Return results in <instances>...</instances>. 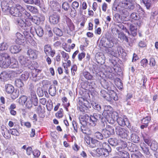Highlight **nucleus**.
<instances>
[{
    "label": "nucleus",
    "mask_w": 158,
    "mask_h": 158,
    "mask_svg": "<svg viewBox=\"0 0 158 158\" xmlns=\"http://www.w3.org/2000/svg\"><path fill=\"white\" fill-rule=\"evenodd\" d=\"M1 132L3 136L7 139H9L11 138L10 131L5 127L1 128Z\"/></svg>",
    "instance_id": "16"
},
{
    "label": "nucleus",
    "mask_w": 158,
    "mask_h": 158,
    "mask_svg": "<svg viewBox=\"0 0 158 158\" xmlns=\"http://www.w3.org/2000/svg\"><path fill=\"white\" fill-rule=\"evenodd\" d=\"M54 32L57 35L61 36L62 35V31L59 28L55 27L53 28Z\"/></svg>",
    "instance_id": "46"
},
{
    "label": "nucleus",
    "mask_w": 158,
    "mask_h": 158,
    "mask_svg": "<svg viewBox=\"0 0 158 158\" xmlns=\"http://www.w3.org/2000/svg\"><path fill=\"white\" fill-rule=\"evenodd\" d=\"M15 85L18 88H20L23 86V83L22 80L20 79H17L15 81Z\"/></svg>",
    "instance_id": "41"
},
{
    "label": "nucleus",
    "mask_w": 158,
    "mask_h": 158,
    "mask_svg": "<svg viewBox=\"0 0 158 158\" xmlns=\"http://www.w3.org/2000/svg\"><path fill=\"white\" fill-rule=\"evenodd\" d=\"M91 119H92V126H95L96 122L98 120H101L102 122V126L105 127V124L104 122H103L104 121V118L102 117V116L100 114L98 113H94L93 115H91Z\"/></svg>",
    "instance_id": "6"
},
{
    "label": "nucleus",
    "mask_w": 158,
    "mask_h": 158,
    "mask_svg": "<svg viewBox=\"0 0 158 158\" xmlns=\"http://www.w3.org/2000/svg\"><path fill=\"white\" fill-rule=\"evenodd\" d=\"M147 9H148L152 5V0H142Z\"/></svg>",
    "instance_id": "39"
},
{
    "label": "nucleus",
    "mask_w": 158,
    "mask_h": 158,
    "mask_svg": "<svg viewBox=\"0 0 158 158\" xmlns=\"http://www.w3.org/2000/svg\"><path fill=\"white\" fill-rule=\"evenodd\" d=\"M29 77V73L27 72H25L21 75V78L22 80L26 81L28 79Z\"/></svg>",
    "instance_id": "50"
},
{
    "label": "nucleus",
    "mask_w": 158,
    "mask_h": 158,
    "mask_svg": "<svg viewBox=\"0 0 158 158\" xmlns=\"http://www.w3.org/2000/svg\"><path fill=\"white\" fill-rule=\"evenodd\" d=\"M59 17L57 14H53L49 17V19L50 22L53 24H57L59 22Z\"/></svg>",
    "instance_id": "15"
},
{
    "label": "nucleus",
    "mask_w": 158,
    "mask_h": 158,
    "mask_svg": "<svg viewBox=\"0 0 158 158\" xmlns=\"http://www.w3.org/2000/svg\"><path fill=\"white\" fill-rule=\"evenodd\" d=\"M102 148L107 150V151L111 152V149L109 145L106 142H103L102 144Z\"/></svg>",
    "instance_id": "44"
},
{
    "label": "nucleus",
    "mask_w": 158,
    "mask_h": 158,
    "mask_svg": "<svg viewBox=\"0 0 158 158\" xmlns=\"http://www.w3.org/2000/svg\"><path fill=\"white\" fill-rule=\"evenodd\" d=\"M140 145L141 149L144 154L147 155H149L150 154L149 148L146 144L144 143H141Z\"/></svg>",
    "instance_id": "22"
},
{
    "label": "nucleus",
    "mask_w": 158,
    "mask_h": 158,
    "mask_svg": "<svg viewBox=\"0 0 158 158\" xmlns=\"http://www.w3.org/2000/svg\"><path fill=\"white\" fill-rule=\"evenodd\" d=\"M111 135L113 134L114 132V128L109 125H108L106 128Z\"/></svg>",
    "instance_id": "57"
},
{
    "label": "nucleus",
    "mask_w": 158,
    "mask_h": 158,
    "mask_svg": "<svg viewBox=\"0 0 158 158\" xmlns=\"http://www.w3.org/2000/svg\"><path fill=\"white\" fill-rule=\"evenodd\" d=\"M91 139V142L90 145V147L91 148H94L96 147V145L97 140L95 139Z\"/></svg>",
    "instance_id": "54"
},
{
    "label": "nucleus",
    "mask_w": 158,
    "mask_h": 158,
    "mask_svg": "<svg viewBox=\"0 0 158 158\" xmlns=\"http://www.w3.org/2000/svg\"><path fill=\"white\" fill-rule=\"evenodd\" d=\"M109 92L110 93V97L111 99V101L113 99L115 101H117L118 99V98L116 93L112 89Z\"/></svg>",
    "instance_id": "42"
},
{
    "label": "nucleus",
    "mask_w": 158,
    "mask_h": 158,
    "mask_svg": "<svg viewBox=\"0 0 158 158\" xmlns=\"http://www.w3.org/2000/svg\"><path fill=\"white\" fill-rule=\"evenodd\" d=\"M52 50L51 47L49 45H46L44 47V51L47 56L49 54Z\"/></svg>",
    "instance_id": "40"
},
{
    "label": "nucleus",
    "mask_w": 158,
    "mask_h": 158,
    "mask_svg": "<svg viewBox=\"0 0 158 158\" xmlns=\"http://www.w3.org/2000/svg\"><path fill=\"white\" fill-rule=\"evenodd\" d=\"M23 34L25 37L26 38L30 39L31 38V36L29 31L25 30L23 31Z\"/></svg>",
    "instance_id": "62"
},
{
    "label": "nucleus",
    "mask_w": 158,
    "mask_h": 158,
    "mask_svg": "<svg viewBox=\"0 0 158 158\" xmlns=\"http://www.w3.org/2000/svg\"><path fill=\"white\" fill-rule=\"evenodd\" d=\"M62 8L65 10H68L69 8V4L66 2H64L62 5Z\"/></svg>",
    "instance_id": "55"
},
{
    "label": "nucleus",
    "mask_w": 158,
    "mask_h": 158,
    "mask_svg": "<svg viewBox=\"0 0 158 158\" xmlns=\"http://www.w3.org/2000/svg\"><path fill=\"white\" fill-rule=\"evenodd\" d=\"M10 75L6 72H3L0 74V79L1 81H7L9 78Z\"/></svg>",
    "instance_id": "25"
},
{
    "label": "nucleus",
    "mask_w": 158,
    "mask_h": 158,
    "mask_svg": "<svg viewBox=\"0 0 158 158\" xmlns=\"http://www.w3.org/2000/svg\"><path fill=\"white\" fill-rule=\"evenodd\" d=\"M115 132L118 136L122 138L127 139L129 133L127 130L119 126L115 127Z\"/></svg>",
    "instance_id": "5"
},
{
    "label": "nucleus",
    "mask_w": 158,
    "mask_h": 158,
    "mask_svg": "<svg viewBox=\"0 0 158 158\" xmlns=\"http://www.w3.org/2000/svg\"><path fill=\"white\" fill-rule=\"evenodd\" d=\"M24 8L19 5H16V7H10L9 9L10 14L13 16L21 18L22 17L23 11Z\"/></svg>",
    "instance_id": "3"
},
{
    "label": "nucleus",
    "mask_w": 158,
    "mask_h": 158,
    "mask_svg": "<svg viewBox=\"0 0 158 158\" xmlns=\"http://www.w3.org/2000/svg\"><path fill=\"white\" fill-rule=\"evenodd\" d=\"M106 51L110 56L116 57L117 56V52L115 48H106Z\"/></svg>",
    "instance_id": "17"
},
{
    "label": "nucleus",
    "mask_w": 158,
    "mask_h": 158,
    "mask_svg": "<svg viewBox=\"0 0 158 158\" xmlns=\"http://www.w3.org/2000/svg\"><path fill=\"white\" fill-rule=\"evenodd\" d=\"M10 57L9 54L6 52L0 53V67L4 68L8 67Z\"/></svg>",
    "instance_id": "4"
},
{
    "label": "nucleus",
    "mask_w": 158,
    "mask_h": 158,
    "mask_svg": "<svg viewBox=\"0 0 158 158\" xmlns=\"http://www.w3.org/2000/svg\"><path fill=\"white\" fill-rule=\"evenodd\" d=\"M35 30L38 36L40 37L43 36L44 34V32L42 27L39 26L36 27L35 28Z\"/></svg>",
    "instance_id": "27"
},
{
    "label": "nucleus",
    "mask_w": 158,
    "mask_h": 158,
    "mask_svg": "<svg viewBox=\"0 0 158 158\" xmlns=\"http://www.w3.org/2000/svg\"><path fill=\"white\" fill-rule=\"evenodd\" d=\"M37 93L40 97H42L44 95V91L42 89L40 88H38L37 90Z\"/></svg>",
    "instance_id": "63"
},
{
    "label": "nucleus",
    "mask_w": 158,
    "mask_h": 158,
    "mask_svg": "<svg viewBox=\"0 0 158 158\" xmlns=\"http://www.w3.org/2000/svg\"><path fill=\"white\" fill-rule=\"evenodd\" d=\"M10 132L11 135L15 136H18L19 135L18 131L15 129H10Z\"/></svg>",
    "instance_id": "53"
},
{
    "label": "nucleus",
    "mask_w": 158,
    "mask_h": 158,
    "mask_svg": "<svg viewBox=\"0 0 158 158\" xmlns=\"http://www.w3.org/2000/svg\"><path fill=\"white\" fill-rule=\"evenodd\" d=\"M39 54V52L36 50L28 48L27 52V54L30 57L36 58Z\"/></svg>",
    "instance_id": "11"
},
{
    "label": "nucleus",
    "mask_w": 158,
    "mask_h": 158,
    "mask_svg": "<svg viewBox=\"0 0 158 158\" xmlns=\"http://www.w3.org/2000/svg\"><path fill=\"white\" fill-rule=\"evenodd\" d=\"M32 153L35 157L38 158L40 154V152L39 150L35 149L33 151Z\"/></svg>",
    "instance_id": "59"
},
{
    "label": "nucleus",
    "mask_w": 158,
    "mask_h": 158,
    "mask_svg": "<svg viewBox=\"0 0 158 158\" xmlns=\"http://www.w3.org/2000/svg\"><path fill=\"white\" fill-rule=\"evenodd\" d=\"M151 120V117L150 116H148L143 118L142 120V123L143 124H148Z\"/></svg>",
    "instance_id": "49"
},
{
    "label": "nucleus",
    "mask_w": 158,
    "mask_h": 158,
    "mask_svg": "<svg viewBox=\"0 0 158 158\" xmlns=\"http://www.w3.org/2000/svg\"><path fill=\"white\" fill-rule=\"evenodd\" d=\"M8 47V44L5 42L0 44V51L6 50Z\"/></svg>",
    "instance_id": "43"
},
{
    "label": "nucleus",
    "mask_w": 158,
    "mask_h": 158,
    "mask_svg": "<svg viewBox=\"0 0 158 158\" xmlns=\"http://www.w3.org/2000/svg\"><path fill=\"white\" fill-rule=\"evenodd\" d=\"M83 76L87 79L92 80L93 78V76L89 72L83 70L82 72Z\"/></svg>",
    "instance_id": "36"
},
{
    "label": "nucleus",
    "mask_w": 158,
    "mask_h": 158,
    "mask_svg": "<svg viewBox=\"0 0 158 158\" xmlns=\"http://www.w3.org/2000/svg\"><path fill=\"white\" fill-rule=\"evenodd\" d=\"M125 118H121L119 117L117 119V122L118 124L122 126H124V122L125 121Z\"/></svg>",
    "instance_id": "45"
},
{
    "label": "nucleus",
    "mask_w": 158,
    "mask_h": 158,
    "mask_svg": "<svg viewBox=\"0 0 158 158\" xmlns=\"http://www.w3.org/2000/svg\"><path fill=\"white\" fill-rule=\"evenodd\" d=\"M81 120H80L83 123H84L85 124H89L92 126V119H91V115L90 117L87 114L85 115L81 118Z\"/></svg>",
    "instance_id": "13"
},
{
    "label": "nucleus",
    "mask_w": 158,
    "mask_h": 158,
    "mask_svg": "<svg viewBox=\"0 0 158 158\" xmlns=\"http://www.w3.org/2000/svg\"><path fill=\"white\" fill-rule=\"evenodd\" d=\"M101 84L105 89H107L109 91L112 89L111 87L113 86V85L110 83H108L106 81H104L103 83L101 82Z\"/></svg>",
    "instance_id": "23"
},
{
    "label": "nucleus",
    "mask_w": 158,
    "mask_h": 158,
    "mask_svg": "<svg viewBox=\"0 0 158 158\" xmlns=\"http://www.w3.org/2000/svg\"><path fill=\"white\" fill-rule=\"evenodd\" d=\"M85 102H87V101L83 98L80 97L78 98V104L80 106V108H84V107H86V105H85Z\"/></svg>",
    "instance_id": "30"
},
{
    "label": "nucleus",
    "mask_w": 158,
    "mask_h": 158,
    "mask_svg": "<svg viewBox=\"0 0 158 158\" xmlns=\"http://www.w3.org/2000/svg\"><path fill=\"white\" fill-rule=\"evenodd\" d=\"M130 17L132 19L135 20H139L140 19V17L139 14L136 13H132L130 15Z\"/></svg>",
    "instance_id": "51"
},
{
    "label": "nucleus",
    "mask_w": 158,
    "mask_h": 158,
    "mask_svg": "<svg viewBox=\"0 0 158 158\" xmlns=\"http://www.w3.org/2000/svg\"><path fill=\"white\" fill-rule=\"evenodd\" d=\"M115 49L117 51V55H120L123 52V49L120 47H117V48H115Z\"/></svg>",
    "instance_id": "64"
},
{
    "label": "nucleus",
    "mask_w": 158,
    "mask_h": 158,
    "mask_svg": "<svg viewBox=\"0 0 158 158\" xmlns=\"http://www.w3.org/2000/svg\"><path fill=\"white\" fill-rule=\"evenodd\" d=\"M48 92L49 94L52 96H55L56 93V87L54 85H51L49 88Z\"/></svg>",
    "instance_id": "29"
},
{
    "label": "nucleus",
    "mask_w": 158,
    "mask_h": 158,
    "mask_svg": "<svg viewBox=\"0 0 158 158\" xmlns=\"http://www.w3.org/2000/svg\"><path fill=\"white\" fill-rule=\"evenodd\" d=\"M137 29L136 27L134 25L131 24L130 26V30L131 31V34L133 36H135L137 35ZM129 34H130L129 32H128Z\"/></svg>",
    "instance_id": "26"
},
{
    "label": "nucleus",
    "mask_w": 158,
    "mask_h": 158,
    "mask_svg": "<svg viewBox=\"0 0 158 158\" xmlns=\"http://www.w3.org/2000/svg\"><path fill=\"white\" fill-rule=\"evenodd\" d=\"M94 136L96 139L99 140H102L103 138V134L99 131L95 133Z\"/></svg>",
    "instance_id": "47"
},
{
    "label": "nucleus",
    "mask_w": 158,
    "mask_h": 158,
    "mask_svg": "<svg viewBox=\"0 0 158 158\" xmlns=\"http://www.w3.org/2000/svg\"><path fill=\"white\" fill-rule=\"evenodd\" d=\"M118 147L116 148L117 150L118 151V157H123V158H127L129 156V153L123 149L127 147L126 142L122 140H120L118 142Z\"/></svg>",
    "instance_id": "2"
},
{
    "label": "nucleus",
    "mask_w": 158,
    "mask_h": 158,
    "mask_svg": "<svg viewBox=\"0 0 158 158\" xmlns=\"http://www.w3.org/2000/svg\"><path fill=\"white\" fill-rule=\"evenodd\" d=\"M107 107L111 109L110 106H106L105 107V109L104 110L103 113L102 115L105 117L106 119H108V117H110V114H111V111L108 110H106Z\"/></svg>",
    "instance_id": "32"
},
{
    "label": "nucleus",
    "mask_w": 158,
    "mask_h": 158,
    "mask_svg": "<svg viewBox=\"0 0 158 158\" xmlns=\"http://www.w3.org/2000/svg\"><path fill=\"white\" fill-rule=\"evenodd\" d=\"M1 6L2 11L4 12L8 11L10 8L8 6V2L5 0H3L2 2Z\"/></svg>",
    "instance_id": "24"
},
{
    "label": "nucleus",
    "mask_w": 158,
    "mask_h": 158,
    "mask_svg": "<svg viewBox=\"0 0 158 158\" xmlns=\"http://www.w3.org/2000/svg\"><path fill=\"white\" fill-rule=\"evenodd\" d=\"M14 89V87L10 84H7L5 85V90L8 94H10Z\"/></svg>",
    "instance_id": "28"
},
{
    "label": "nucleus",
    "mask_w": 158,
    "mask_h": 158,
    "mask_svg": "<svg viewBox=\"0 0 158 158\" xmlns=\"http://www.w3.org/2000/svg\"><path fill=\"white\" fill-rule=\"evenodd\" d=\"M100 44L106 48L113 47L114 44L113 39L111 37V35L109 33H106L105 37L101 39Z\"/></svg>",
    "instance_id": "1"
},
{
    "label": "nucleus",
    "mask_w": 158,
    "mask_h": 158,
    "mask_svg": "<svg viewBox=\"0 0 158 158\" xmlns=\"http://www.w3.org/2000/svg\"><path fill=\"white\" fill-rule=\"evenodd\" d=\"M92 105L93 108L98 111H100L101 110V107L100 105L94 102H93L92 103Z\"/></svg>",
    "instance_id": "48"
},
{
    "label": "nucleus",
    "mask_w": 158,
    "mask_h": 158,
    "mask_svg": "<svg viewBox=\"0 0 158 158\" xmlns=\"http://www.w3.org/2000/svg\"><path fill=\"white\" fill-rule=\"evenodd\" d=\"M30 100L32 101L33 105L35 106H37L38 104V100L37 98L35 92L32 90L30 93Z\"/></svg>",
    "instance_id": "12"
},
{
    "label": "nucleus",
    "mask_w": 158,
    "mask_h": 158,
    "mask_svg": "<svg viewBox=\"0 0 158 158\" xmlns=\"http://www.w3.org/2000/svg\"><path fill=\"white\" fill-rule=\"evenodd\" d=\"M25 15L26 17L31 19L32 21L35 23H37V21H36L35 20V18H36V17H34V18H32V17L31 16L30 14L25 9L24 11H23L22 15Z\"/></svg>",
    "instance_id": "31"
},
{
    "label": "nucleus",
    "mask_w": 158,
    "mask_h": 158,
    "mask_svg": "<svg viewBox=\"0 0 158 158\" xmlns=\"http://www.w3.org/2000/svg\"><path fill=\"white\" fill-rule=\"evenodd\" d=\"M115 82L118 88H122V87H123V84L120 79L119 78L117 79Z\"/></svg>",
    "instance_id": "58"
},
{
    "label": "nucleus",
    "mask_w": 158,
    "mask_h": 158,
    "mask_svg": "<svg viewBox=\"0 0 158 158\" xmlns=\"http://www.w3.org/2000/svg\"><path fill=\"white\" fill-rule=\"evenodd\" d=\"M27 9L29 10L31 12L34 13L35 12L36 10H37L36 8H35L34 7L29 6V5H26V6Z\"/></svg>",
    "instance_id": "60"
},
{
    "label": "nucleus",
    "mask_w": 158,
    "mask_h": 158,
    "mask_svg": "<svg viewBox=\"0 0 158 158\" xmlns=\"http://www.w3.org/2000/svg\"><path fill=\"white\" fill-rule=\"evenodd\" d=\"M103 137L105 138L109 137L111 135L106 129H102V131Z\"/></svg>",
    "instance_id": "52"
},
{
    "label": "nucleus",
    "mask_w": 158,
    "mask_h": 158,
    "mask_svg": "<svg viewBox=\"0 0 158 158\" xmlns=\"http://www.w3.org/2000/svg\"><path fill=\"white\" fill-rule=\"evenodd\" d=\"M109 143L112 146H116L118 144V140L115 138H110L108 140Z\"/></svg>",
    "instance_id": "35"
},
{
    "label": "nucleus",
    "mask_w": 158,
    "mask_h": 158,
    "mask_svg": "<svg viewBox=\"0 0 158 158\" xmlns=\"http://www.w3.org/2000/svg\"><path fill=\"white\" fill-rule=\"evenodd\" d=\"M131 139L132 142L134 143H138L139 142V137L135 134H132L131 136Z\"/></svg>",
    "instance_id": "33"
},
{
    "label": "nucleus",
    "mask_w": 158,
    "mask_h": 158,
    "mask_svg": "<svg viewBox=\"0 0 158 158\" xmlns=\"http://www.w3.org/2000/svg\"><path fill=\"white\" fill-rule=\"evenodd\" d=\"M18 63L16 59L12 58L9 60L8 67L12 69L17 68L18 66Z\"/></svg>",
    "instance_id": "14"
},
{
    "label": "nucleus",
    "mask_w": 158,
    "mask_h": 158,
    "mask_svg": "<svg viewBox=\"0 0 158 158\" xmlns=\"http://www.w3.org/2000/svg\"><path fill=\"white\" fill-rule=\"evenodd\" d=\"M150 148L154 151H156L158 149V144L157 142L154 140L152 141L150 145Z\"/></svg>",
    "instance_id": "38"
},
{
    "label": "nucleus",
    "mask_w": 158,
    "mask_h": 158,
    "mask_svg": "<svg viewBox=\"0 0 158 158\" xmlns=\"http://www.w3.org/2000/svg\"><path fill=\"white\" fill-rule=\"evenodd\" d=\"M80 123L82 125L81 126L80 128L81 131L84 134H89L90 133V129L85 125L86 124L83 123L81 121H80Z\"/></svg>",
    "instance_id": "20"
},
{
    "label": "nucleus",
    "mask_w": 158,
    "mask_h": 158,
    "mask_svg": "<svg viewBox=\"0 0 158 158\" xmlns=\"http://www.w3.org/2000/svg\"><path fill=\"white\" fill-rule=\"evenodd\" d=\"M19 44H15L10 46L9 48L10 52L12 53L16 54L21 51L22 48Z\"/></svg>",
    "instance_id": "10"
},
{
    "label": "nucleus",
    "mask_w": 158,
    "mask_h": 158,
    "mask_svg": "<svg viewBox=\"0 0 158 158\" xmlns=\"http://www.w3.org/2000/svg\"><path fill=\"white\" fill-rule=\"evenodd\" d=\"M27 97L26 96H22L18 99V102L20 104L23 105L27 101Z\"/></svg>",
    "instance_id": "37"
},
{
    "label": "nucleus",
    "mask_w": 158,
    "mask_h": 158,
    "mask_svg": "<svg viewBox=\"0 0 158 158\" xmlns=\"http://www.w3.org/2000/svg\"><path fill=\"white\" fill-rule=\"evenodd\" d=\"M50 5L51 8L53 10H58L60 7L59 4L55 1H51L50 2Z\"/></svg>",
    "instance_id": "19"
},
{
    "label": "nucleus",
    "mask_w": 158,
    "mask_h": 158,
    "mask_svg": "<svg viewBox=\"0 0 158 158\" xmlns=\"http://www.w3.org/2000/svg\"><path fill=\"white\" fill-rule=\"evenodd\" d=\"M15 37V41L17 44L21 45L24 42V37L19 32L16 33Z\"/></svg>",
    "instance_id": "8"
},
{
    "label": "nucleus",
    "mask_w": 158,
    "mask_h": 158,
    "mask_svg": "<svg viewBox=\"0 0 158 158\" xmlns=\"http://www.w3.org/2000/svg\"><path fill=\"white\" fill-rule=\"evenodd\" d=\"M96 152L100 156H104L105 157L108 156L110 152L102 148H98L96 149Z\"/></svg>",
    "instance_id": "18"
},
{
    "label": "nucleus",
    "mask_w": 158,
    "mask_h": 158,
    "mask_svg": "<svg viewBox=\"0 0 158 158\" xmlns=\"http://www.w3.org/2000/svg\"><path fill=\"white\" fill-rule=\"evenodd\" d=\"M63 110L62 109H60L59 111H58L56 114V116L59 118H61L63 117V114L62 112Z\"/></svg>",
    "instance_id": "61"
},
{
    "label": "nucleus",
    "mask_w": 158,
    "mask_h": 158,
    "mask_svg": "<svg viewBox=\"0 0 158 158\" xmlns=\"http://www.w3.org/2000/svg\"><path fill=\"white\" fill-rule=\"evenodd\" d=\"M16 23L18 25L24 30L30 28V27L28 26L27 25V26H26V23L23 19L22 18V17L18 18L16 20Z\"/></svg>",
    "instance_id": "9"
},
{
    "label": "nucleus",
    "mask_w": 158,
    "mask_h": 158,
    "mask_svg": "<svg viewBox=\"0 0 158 158\" xmlns=\"http://www.w3.org/2000/svg\"><path fill=\"white\" fill-rule=\"evenodd\" d=\"M111 118L114 119V120H117L118 118V114L117 112H113L111 114Z\"/></svg>",
    "instance_id": "56"
},
{
    "label": "nucleus",
    "mask_w": 158,
    "mask_h": 158,
    "mask_svg": "<svg viewBox=\"0 0 158 158\" xmlns=\"http://www.w3.org/2000/svg\"><path fill=\"white\" fill-rule=\"evenodd\" d=\"M95 57L98 63L102 64L105 63V57L104 55L97 54L95 55Z\"/></svg>",
    "instance_id": "21"
},
{
    "label": "nucleus",
    "mask_w": 158,
    "mask_h": 158,
    "mask_svg": "<svg viewBox=\"0 0 158 158\" xmlns=\"http://www.w3.org/2000/svg\"><path fill=\"white\" fill-rule=\"evenodd\" d=\"M18 60L20 63L25 66H28L31 63L29 59L26 56H20Z\"/></svg>",
    "instance_id": "7"
},
{
    "label": "nucleus",
    "mask_w": 158,
    "mask_h": 158,
    "mask_svg": "<svg viewBox=\"0 0 158 158\" xmlns=\"http://www.w3.org/2000/svg\"><path fill=\"white\" fill-rule=\"evenodd\" d=\"M11 94V97L12 99H15L18 97L19 94V90L18 89H14Z\"/></svg>",
    "instance_id": "34"
}]
</instances>
